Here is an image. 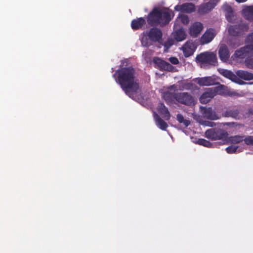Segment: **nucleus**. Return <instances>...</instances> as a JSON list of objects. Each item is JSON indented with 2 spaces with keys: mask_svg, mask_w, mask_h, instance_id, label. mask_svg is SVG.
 <instances>
[{
  "mask_svg": "<svg viewBox=\"0 0 253 253\" xmlns=\"http://www.w3.org/2000/svg\"><path fill=\"white\" fill-rule=\"evenodd\" d=\"M116 82L129 97L133 98L139 89L138 83L134 81L135 70L132 67L117 70L113 75Z\"/></svg>",
  "mask_w": 253,
  "mask_h": 253,
  "instance_id": "f257e3e1",
  "label": "nucleus"
},
{
  "mask_svg": "<svg viewBox=\"0 0 253 253\" xmlns=\"http://www.w3.org/2000/svg\"><path fill=\"white\" fill-rule=\"evenodd\" d=\"M173 16L174 13L172 10H163L159 7H155L147 15L146 19L150 26H160L163 27L169 23Z\"/></svg>",
  "mask_w": 253,
  "mask_h": 253,
  "instance_id": "f03ea898",
  "label": "nucleus"
},
{
  "mask_svg": "<svg viewBox=\"0 0 253 253\" xmlns=\"http://www.w3.org/2000/svg\"><path fill=\"white\" fill-rule=\"evenodd\" d=\"M140 39L142 46L149 47L152 45V42H159L162 39V30L157 27H152L149 30L144 31Z\"/></svg>",
  "mask_w": 253,
  "mask_h": 253,
  "instance_id": "7ed1b4c3",
  "label": "nucleus"
},
{
  "mask_svg": "<svg viewBox=\"0 0 253 253\" xmlns=\"http://www.w3.org/2000/svg\"><path fill=\"white\" fill-rule=\"evenodd\" d=\"M227 87L224 85H220L214 88H208L200 96V101L202 104H207L212 98H213L216 94H223L225 93L229 95H232V94L229 93H225L223 90H225Z\"/></svg>",
  "mask_w": 253,
  "mask_h": 253,
  "instance_id": "20e7f679",
  "label": "nucleus"
},
{
  "mask_svg": "<svg viewBox=\"0 0 253 253\" xmlns=\"http://www.w3.org/2000/svg\"><path fill=\"white\" fill-rule=\"evenodd\" d=\"M197 62L203 64L216 66L217 64L216 55L212 52H204L198 54L196 57Z\"/></svg>",
  "mask_w": 253,
  "mask_h": 253,
  "instance_id": "39448f33",
  "label": "nucleus"
},
{
  "mask_svg": "<svg viewBox=\"0 0 253 253\" xmlns=\"http://www.w3.org/2000/svg\"><path fill=\"white\" fill-rule=\"evenodd\" d=\"M249 28L248 24L241 21L237 24L230 25L228 28V32L233 36H241L248 31Z\"/></svg>",
  "mask_w": 253,
  "mask_h": 253,
  "instance_id": "423d86ee",
  "label": "nucleus"
},
{
  "mask_svg": "<svg viewBox=\"0 0 253 253\" xmlns=\"http://www.w3.org/2000/svg\"><path fill=\"white\" fill-rule=\"evenodd\" d=\"M228 133L221 129L210 128L206 131L205 135L207 138L211 140H216L225 139Z\"/></svg>",
  "mask_w": 253,
  "mask_h": 253,
  "instance_id": "0eeeda50",
  "label": "nucleus"
},
{
  "mask_svg": "<svg viewBox=\"0 0 253 253\" xmlns=\"http://www.w3.org/2000/svg\"><path fill=\"white\" fill-rule=\"evenodd\" d=\"M178 103L186 106H191L195 104L193 96L186 92H178L176 95V101Z\"/></svg>",
  "mask_w": 253,
  "mask_h": 253,
  "instance_id": "6e6552de",
  "label": "nucleus"
},
{
  "mask_svg": "<svg viewBox=\"0 0 253 253\" xmlns=\"http://www.w3.org/2000/svg\"><path fill=\"white\" fill-rule=\"evenodd\" d=\"M153 62L156 65L155 67L159 69L160 71L173 72L175 69L170 63L158 57H154Z\"/></svg>",
  "mask_w": 253,
  "mask_h": 253,
  "instance_id": "1a4fd4ad",
  "label": "nucleus"
},
{
  "mask_svg": "<svg viewBox=\"0 0 253 253\" xmlns=\"http://www.w3.org/2000/svg\"><path fill=\"white\" fill-rule=\"evenodd\" d=\"M169 88L173 90V91H166L163 93V98L168 104L173 103L174 100L176 101V95L178 93L177 86L175 85H171Z\"/></svg>",
  "mask_w": 253,
  "mask_h": 253,
  "instance_id": "9d476101",
  "label": "nucleus"
},
{
  "mask_svg": "<svg viewBox=\"0 0 253 253\" xmlns=\"http://www.w3.org/2000/svg\"><path fill=\"white\" fill-rule=\"evenodd\" d=\"M224 117H231L236 120L241 119L243 117V114L240 109L233 107L227 109L222 114Z\"/></svg>",
  "mask_w": 253,
  "mask_h": 253,
  "instance_id": "9b49d317",
  "label": "nucleus"
},
{
  "mask_svg": "<svg viewBox=\"0 0 253 253\" xmlns=\"http://www.w3.org/2000/svg\"><path fill=\"white\" fill-rule=\"evenodd\" d=\"M253 55V50L248 44L237 50L234 54V56L236 58L240 59H246V58L250 57V56Z\"/></svg>",
  "mask_w": 253,
  "mask_h": 253,
  "instance_id": "f8f14e48",
  "label": "nucleus"
},
{
  "mask_svg": "<svg viewBox=\"0 0 253 253\" xmlns=\"http://www.w3.org/2000/svg\"><path fill=\"white\" fill-rule=\"evenodd\" d=\"M197 45L192 40L188 41L182 46L183 54L185 57L191 56L195 51Z\"/></svg>",
  "mask_w": 253,
  "mask_h": 253,
  "instance_id": "ddd939ff",
  "label": "nucleus"
},
{
  "mask_svg": "<svg viewBox=\"0 0 253 253\" xmlns=\"http://www.w3.org/2000/svg\"><path fill=\"white\" fill-rule=\"evenodd\" d=\"M174 10L183 13H190L195 11V6L190 2H186L181 5H177L174 7Z\"/></svg>",
  "mask_w": 253,
  "mask_h": 253,
  "instance_id": "4468645a",
  "label": "nucleus"
},
{
  "mask_svg": "<svg viewBox=\"0 0 253 253\" xmlns=\"http://www.w3.org/2000/svg\"><path fill=\"white\" fill-rule=\"evenodd\" d=\"M217 0H210L209 2L201 5L199 9L198 12L200 13H207L212 10L217 5Z\"/></svg>",
  "mask_w": 253,
  "mask_h": 253,
  "instance_id": "2eb2a0df",
  "label": "nucleus"
},
{
  "mask_svg": "<svg viewBox=\"0 0 253 253\" xmlns=\"http://www.w3.org/2000/svg\"><path fill=\"white\" fill-rule=\"evenodd\" d=\"M202 111L205 118L210 120H216L219 119L216 112L211 107H203Z\"/></svg>",
  "mask_w": 253,
  "mask_h": 253,
  "instance_id": "dca6fc26",
  "label": "nucleus"
},
{
  "mask_svg": "<svg viewBox=\"0 0 253 253\" xmlns=\"http://www.w3.org/2000/svg\"><path fill=\"white\" fill-rule=\"evenodd\" d=\"M215 34L213 29L207 30L201 38V42L204 44L210 42L214 38Z\"/></svg>",
  "mask_w": 253,
  "mask_h": 253,
  "instance_id": "f3484780",
  "label": "nucleus"
},
{
  "mask_svg": "<svg viewBox=\"0 0 253 253\" xmlns=\"http://www.w3.org/2000/svg\"><path fill=\"white\" fill-rule=\"evenodd\" d=\"M223 11L225 12V15L227 20L230 22H233L234 20V11L232 7L228 3H224L222 7Z\"/></svg>",
  "mask_w": 253,
  "mask_h": 253,
  "instance_id": "a211bd4d",
  "label": "nucleus"
},
{
  "mask_svg": "<svg viewBox=\"0 0 253 253\" xmlns=\"http://www.w3.org/2000/svg\"><path fill=\"white\" fill-rule=\"evenodd\" d=\"M197 83L200 86H210L216 84V80L211 77L198 78Z\"/></svg>",
  "mask_w": 253,
  "mask_h": 253,
  "instance_id": "6ab92c4d",
  "label": "nucleus"
},
{
  "mask_svg": "<svg viewBox=\"0 0 253 253\" xmlns=\"http://www.w3.org/2000/svg\"><path fill=\"white\" fill-rule=\"evenodd\" d=\"M146 25V20L143 17L133 19L131 22V27L133 30L143 29Z\"/></svg>",
  "mask_w": 253,
  "mask_h": 253,
  "instance_id": "aec40b11",
  "label": "nucleus"
},
{
  "mask_svg": "<svg viewBox=\"0 0 253 253\" xmlns=\"http://www.w3.org/2000/svg\"><path fill=\"white\" fill-rule=\"evenodd\" d=\"M203 24L200 22H195L189 28V34L193 37H196L203 30Z\"/></svg>",
  "mask_w": 253,
  "mask_h": 253,
  "instance_id": "412c9836",
  "label": "nucleus"
},
{
  "mask_svg": "<svg viewBox=\"0 0 253 253\" xmlns=\"http://www.w3.org/2000/svg\"><path fill=\"white\" fill-rule=\"evenodd\" d=\"M157 110L159 113L162 115L163 117L167 121L169 120L170 118V114L169 111L168 109L166 107L163 103L160 102L159 103L157 107Z\"/></svg>",
  "mask_w": 253,
  "mask_h": 253,
  "instance_id": "4be33fe9",
  "label": "nucleus"
},
{
  "mask_svg": "<svg viewBox=\"0 0 253 253\" xmlns=\"http://www.w3.org/2000/svg\"><path fill=\"white\" fill-rule=\"evenodd\" d=\"M218 54L220 59L223 62H226L230 56L228 48L225 45H222L220 47Z\"/></svg>",
  "mask_w": 253,
  "mask_h": 253,
  "instance_id": "5701e85b",
  "label": "nucleus"
},
{
  "mask_svg": "<svg viewBox=\"0 0 253 253\" xmlns=\"http://www.w3.org/2000/svg\"><path fill=\"white\" fill-rule=\"evenodd\" d=\"M242 13L246 19L253 22V6H246L242 10Z\"/></svg>",
  "mask_w": 253,
  "mask_h": 253,
  "instance_id": "b1692460",
  "label": "nucleus"
},
{
  "mask_svg": "<svg viewBox=\"0 0 253 253\" xmlns=\"http://www.w3.org/2000/svg\"><path fill=\"white\" fill-rule=\"evenodd\" d=\"M154 118L157 126L162 130H165L168 127V125L156 113H154Z\"/></svg>",
  "mask_w": 253,
  "mask_h": 253,
  "instance_id": "393cba45",
  "label": "nucleus"
},
{
  "mask_svg": "<svg viewBox=\"0 0 253 253\" xmlns=\"http://www.w3.org/2000/svg\"><path fill=\"white\" fill-rule=\"evenodd\" d=\"M237 76L244 80L250 81L253 80V74L248 71L239 70L236 72Z\"/></svg>",
  "mask_w": 253,
  "mask_h": 253,
  "instance_id": "a878e982",
  "label": "nucleus"
},
{
  "mask_svg": "<svg viewBox=\"0 0 253 253\" xmlns=\"http://www.w3.org/2000/svg\"><path fill=\"white\" fill-rule=\"evenodd\" d=\"M220 73L223 76L231 80L232 81L237 82V80L238 79L237 76L232 72L226 69H221L220 71Z\"/></svg>",
  "mask_w": 253,
  "mask_h": 253,
  "instance_id": "bb28decb",
  "label": "nucleus"
},
{
  "mask_svg": "<svg viewBox=\"0 0 253 253\" xmlns=\"http://www.w3.org/2000/svg\"><path fill=\"white\" fill-rule=\"evenodd\" d=\"M174 37L176 41L181 42L185 39L186 35L183 29H180L175 31Z\"/></svg>",
  "mask_w": 253,
  "mask_h": 253,
  "instance_id": "cd10ccee",
  "label": "nucleus"
},
{
  "mask_svg": "<svg viewBox=\"0 0 253 253\" xmlns=\"http://www.w3.org/2000/svg\"><path fill=\"white\" fill-rule=\"evenodd\" d=\"M230 141L233 144H238L243 140L244 141V136L235 135L230 137Z\"/></svg>",
  "mask_w": 253,
  "mask_h": 253,
  "instance_id": "c85d7f7f",
  "label": "nucleus"
},
{
  "mask_svg": "<svg viewBox=\"0 0 253 253\" xmlns=\"http://www.w3.org/2000/svg\"><path fill=\"white\" fill-rule=\"evenodd\" d=\"M153 54V51L151 49H147L143 52L142 56L144 60L148 62L151 58Z\"/></svg>",
  "mask_w": 253,
  "mask_h": 253,
  "instance_id": "c756f323",
  "label": "nucleus"
},
{
  "mask_svg": "<svg viewBox=\"0 0 253 253\" xmlns=\"http://www.w3.org/2000/svg\"><path fill=\"white\" fill-rule=\"evenodd\" d=\"M197 143L206 146L207 147H211L212 145V143L209 141L203 138H200L197 140Z\"/></svg>",
  "mask_w": 253,
  "mask_h": 253,
  "instance_id": "7c9ffc66",
  "label": "nucleus"
},
{
  "mask_svg": "<svg viewBox=\"0 0 253 253\" xmlns=\"http://www.w3.org/2000/svg\"><path fill=\"white\" fill-rule=\"evenodd\" d=\"M244 63L247 68L250 69H253V57L246 58Z\"/></svg>",
  "mask_w": 253,
  "mask_h": 253,
  "instance_id": "2f4dec72",
  "label": "nucleus"
},
{
  "mask_svg": "<svg viewBox=\"0 0 253 253\" xmlns=\"http://www.w3.org/2000/svg\"><path fill=\"white\" fill-rule=\"evenodd\" d=\"M247 42L249 43L248 45L253 50V32L248 36Z\"/></svg>",
  "mask_w": 253,
  "mask_h": 253,
  "instance_id": "473e14b6",
  "label": "nucleus"
},
{
  "mask_svg": "<svg viewBox=\"0 0 253 253\" xmlns=\"http://www.w3.org/2000/svg\"><path fill=\"white\" fill-rule=\"evenodd\" d=\"M238 148V146H230L226 148V151L228 154H233L236 152Z\"/></svg>",
  "mask_w": 253,
  "mask_h": 253,
  "instance_id": "72a5a7b5",
  "label": "nucleus"
},
{
  "mask_svg": "<svg viewBox=\"0 0 253 253\" xmlns=\"http://www.w3.org/2000/svg\"><path fill=\"white\" fill-rule=\"evenodd\" d=\"M244 142L248 145L253 146V136H248L244 138Z\"/></svg>",
  "mask_w": 253,
  "mask_h": 253,
  "instance_id": "f704fd0d",
  "label": "nucleus"
},
{
  "mask_svg": "<svg viewBox=\"0 0 253 253\" xmlns=\"http://www.w3.org/2000/svg\"><path fill=\"white\" fill-rule=\"evenodd\" d=\"M179 18L182 23L184 24H187L189 23V18L187 15H181L180 16H179Z\"/></svg>",
  "mask_w": 253,
  "mask_h": 253,
  "instance_id": "c9c22d12",
  "label": "nucleus"
},
{
  "mask_svg": "<svg viewBox=\"0 0 253 253\" xmlns=\"http://www.w3.org/2000/svg\"><path fill=\"white\" fill-rule=\"evenodd\" d=\"M169 60L171 64L174 65H177L179 63L178 58L176 57H169Z\"/></svg>",
  "mask_w": 253,
  "mask_h": 253,
  "instance_id": "e433bc0d",
  "label": "nucleus"
},
{
  "mask_svg": "<svg viewBox=\"0 0 253 253\" xmlns=\"http://www.w3.org/2000/svg\"><path fill=\"white\" fill-rule=\"evenodd\" d=\"M176 119L179 123H182L184 121V117L181 114H177L176 116Z\"/></svg>",
  "mask_w": 253,
  "mask_h": 253,
  "instance_id": "4c0bfd02",
  "label": "nucleus"
},
{
  "mask_svg": "<svg viewBox=\"0 0 253 253\" xmlns=\"http://www.w3.org/2000/svg\"><path fill=\"white\" fill-rule=\"evenodd\" d=\"M203 124L207 126H213L214 123L211 122L205 121Z\"/></svg>",
  "mask_w": 253,
  "mask_h": 253,
  "instance_id": "58836bf2",
  "label": "nucleus"
},
{
  "mask_svg": "<svg viewBox=\"0 0 253 253\" xmlns=\"http://www.w3.org/2000/svg\"><path fill=\"white\" fill-rule=\"evenodd\" d=\"M182 123H183L186 126H188L190 124L189 122L186 120H184Z\"/></svg>",
  "mask_w": 253,
  "mask_h": 253,
  "instance_id": "ea45409f",
  "label": "nucleus"
},
{
  "mask_svg": "<svg viewBox=\"0 0 253 253\" xmlns=\"http://www.w3.org/2000/svg\"><path fill=\"white\" fill-rule=\"evenodd\" d=\"M235 0L239 3H242V2H244L246 1L247 0Z\"/></svg>",
  "mask_w": 253,
  "mask_h": 253,
  "instance_id": "a19ab883",
  "label": "nucleus"
},
{
  "mask_svg": "<svg viewBox=\"0 0 253 253\" xmlns=\"http://www.w3.org/2000/svg\"><path fill=\"white\" fill-rule=\"evenodd\" d=\"M249 112L252 114H253V111L252 110H249Z\"/></svg>",
  "mask_w": 253,
  "mask_h": 253,
  "instance_id": "79ce46f5",
  "label": "nucleus"
}]
</instances>
